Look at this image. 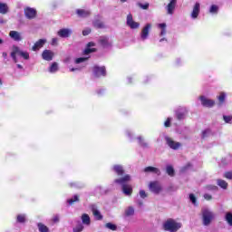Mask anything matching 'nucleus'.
<instances>
[{
	"label": "nucleus",
	"instance_id": "nucleus-1",
	"mask_svg": "<svg viewBox=\"0 0 232 232\" xmlns=\"http://www.w3.org/2000/svg\"><path fill=\"white\" fill-rule=\"evenodd\" d=\"M130 180H131V176L129 174L114 180L116 184H120L121 186V191L126 197H131V194L133 193V188L131 185L126 184V182H130Z\"/></svg>",
	"mask_w": 232,
	"mask_h": 232
},
{
	"label": "nucleus",
	"instance_id": "nucleus-2",
	"mask_svg": "<svg viewBox=\"0 0 232 232\" xmlns=\"http://www.w3.org/2000/svg\"><path fill=\"white\" fill-rule=\"evenodd\" d=\"M215 220V213L208 208H202L201 209V222L203 226L208 227L211 226V223Z\"/></svg>",
	"mask_w": 232,
	"mask_h": 232
},
{
	"label": "nucleus",
	"instance_id": "nucleus-3",
	"mask_svg": "<svg viewBox=\"0 0 232 232\" xmlns=\"http://www.w3.org/2000/svg\"><path fill=\"white\" fill-rule=\"evenodd\" d=\"M17 55H19L20 57H23V59H24L25 61H28V59H30V53L28 52L23 51L18 46L14 45L11 52V58L13 59L15 64L19 63V60L17 59Z\"/></svg>",
	"mask_w": 232,
	"mask_h": 232
},
{
	"label": "nucleus",
	"instance_id": "nucleus-4",
	"mask_svg": "<svg viewBox=\"0 0 232 232\" xmlns=\"http://www.w3.org/2000/svg\"><path fill=\"white\" fill-rule=\"evenodd\" d=\"M182 227V223L173 219L169 218L163 223V229L169 232H177Z\"/></svg>",
	"mask_w": 232,
	"mask_h": 232
},
{
	"label": "nucleus",
	"instance_id": "nucleus-5",
	"mask_svg": "<svg viewBox=\"0 0 232 232\" xmlns=\"http://www.w3.org/2000/svg\"><path fill=\"white\" fill-rule=\"evenodd\" d=\"M24 14L26 19H35L37 17V9L27 6L24 9Z\"/></svg>",
	"mask_w": 232,
	"mask_h": 232
},
{
	"label": "nucleus",
	"instance_id": "nucleus-6",
	"mask_svg": "<svg viewBox=\"0 0 232 232\" xmlns=\"http://www.w3.org/2000/svg\"><path fill=\"white\" fill-rule=\"evenodd\" d=\"M150 191L155 195H159L162 191V185L159 181H152L149 185Z\"/></svg>",
	"mask_w": 232,
	"mask_h": 232
},
{
	"label": "nucleus",
	"instance_id": "nucleus-7",
	"mask_svg": "<svg viewBox=\"0 0 232 232\" xmlns=\"http://www.w3.org/2000/svg\"><path fill=\"white\" fill-rule=\"evenodd\" d=\"M151 24H146L140 32V39L141 41H146L148 39V37H150V32L151 31Z\"/></svg>",
	"mask_w": 232,
	"mask_h": 232
},
{
	"label": "nucleus",
	"instance_id": "nucleus-8",
	"mask_svg": "<svg viewBox=\"0 0 232 232\" xmlns=\"http://www.w3.org/2000/svg\"><path fill=\"white\" fill-rule=\"evenodd\" d=\"M127 26H129V28H130V30H137V28H140V24L138 22H135L133 20V15L131 14H129L127 15Z\"/></svg>",
	"mask_w": 232,
	"mask_h": 232
},
{
	"label": "nucleus",
	"instance_id": "nucleus-9",
	"mask_svg": "<svg viewBox=\"0 0 232 232\" xmlns=\"http://www.w3.org/2000/svg\"><path fill=\"white\" fill-rule=\"evenodd\" d=\"M198 15H200V3L196 2L192 6V11L190 13V18L195 20L198 19Z\"/></svg>",
	"mask_w": 232,
	"mask_h": 232
},
{
	"label": "nucleus",
	"instance_id": "nucleus-10",
	"mask_svg": "<svg viewBox=\"0 0 232 232\" xmlns=\"http://www.w3.org/2000/svg\"><path fill=\"white\" fill-rule=\"evenodd\" d=\"M166 143L168 144L169 148L171 150H179L182 144L179 141L173 140V139L169 137H165Z\"/></svg>",
	"mask_w": 232,
	"mask_h": 232
},
{
	"label": "nucleus",
	"instance_id": "nucleus-11",
	"mask_svg": "<svg viewBox=\"0 0 232 232\" xmlns=\"http://www.w3.org/2000/svg\"><path fill=\"white\" fill-rule=\"evenodd\" d=\"M94 77H104L106 75V68L95 65L92 69Z\"/></svg>",
	"mask_w": 232,
	"mask_h": 232
},
{
	"label": "nucleus",
	"instance_id": "nucleus-12",
	"mask_svg": "<svg viewBox=\"0 0 232 232\" xmlns=\"http://www.w3.org/2000/svg\"><path fill=\"white\" fill-rule=\"evenodd\" d=\"M199 100L201 101L202 106L205 108H213V106H215V101L208 99L206 96H200Z\"/></svg>",
	"mask_w": 232,
	"mask_h": 232
},
{
	"label": "nucleus",
	"instance_id": "nucleus-13",
	"mask_svg": "<svg viewBox=\"0 0 232 232\" xmlns=\"http://www.w3.org/2000/svg\"><path fill=\"white\" fill-rule=\"evenodd\" d=\"M54 55L55 53H53V51L45 49L42 53V59H44V61L50 62L53 60Z\"/></svg>",
	"mask_w": 232,
	"mask_h": 232
},
{
	"label": "nucleus",
	"instance_id": "nucleus-14",
	"mask_svg": "<svg viewBox=\"0 0 232 232\" xmlns=\"http://www.w3.org/2000/svg\"><path fill=\"white\" fill-rule=\"evenodd\" d=\"M9 37H11L13 41H16V43H19L23 40V34L17 31H10Z\"/></svg>",
	"mask_w": 232,
	"mask_h": 232
},
{
	"label": "nucleus",
	"instance_id": "nucleus-15",
	"mask_svg": "<svg viewBox=\"0 0 232 232\" xmlns=\"http://www.w3.org/2000/svg\"><path fill=\"white\" fill-rule=\"evenodd\" d=\"M59 37L66 39L67 37L72 35V29L63 28L58 31Z\"/></svg>",
	"mask_w": 232,
	"mask_h": 232
},
{
	"label": "nucleus",
	"instance_id": "nucleus-16",
	"mask_svg": "<svg viewBox=\"0 0 232 232\" xmlns=\"http://www.w3.org/2000/svg\"><path fill=\"white\" fill-rule=\"evenodd\" d=\"M46 44V39L38 40L33 46V52H37V50H41Z\"/></svg>",
	"mask_w": 232,
	"mask_h": 232
},
{
	"label": "nucleus",
	"instance_id": "nucleus-17",
	"mask_svg": "<svg viewBox=\"0 0 232 232\" xmlns=\"http://www.w3.org/2000/svg\"><path fill=\"white\" fill-rule=\"evenodd\" d=\"M175 6H177V0H170L167 5V14H169V15H173V12H175Z\"/></svg>",
	"mask_w": 232,
	"mask_h": 232
},
{
	"label": "nucleus",
	"instance_id": "nucleus-18",
	"mask_svg": "<svg viewBox=\"0 0 232 232\" xmlns=\"http://www.w3.org/2000/svg\"><path fill=\"white\" fill-rule=\"evenodd\" d=\"M100 43L103 46V48H110V46H111V41H110V38L106 36H102L100 38Z\"/></svg>",
	"mask_w": 232,
	"mask_h": 232
},
{
	"label": "nucleus",
	"instance_id": "nucleus-19",
	"mask_svg": "<svg viewBox=\"0 0 232 232\" xmlns=\"http://www.w3.org/2000/svg\"><path fill=\"white\" fill-rule=\"evenodd\" d=\"M112 171H114V173H117L119 176L124 175V167H122V165L120 164H115L112 167Z\"/></svg>",
	"mask_w": 232,
	"mask_h": 232
},
{
	"label": "nucleus",
	"instance_id": "nucleus-20",
	"mask_svg": "<svg viewBox=\"0 0 232 232\" xmlns=\"http://www.w3.org/2000/svg\"><path fill=\"white\" fill-rule=\"evenodd\" d=\"M76 14L78 15V17H89V15L91 14V12L89 10H85V9H77L76 10Z\"/></svg>",
	"mask_w": 232,
	"mask_h": 232
},
{
	"label": "nucleus",
	"instance_id": "nucleus-21",
	"mask_svg": "<svg viewBox=\"0 0 232 232\" xmlns=\"http://www.w3.org/2000/svg\"><path fill=\"white\" fill-rule=\"evenodd\" d=\"M145 173H155V175H160V169L155 167H146L144 169Z\"/></svg>",
	"mask_w": 232,
	"mask_h": 232
},
{
	"label": "nucleus",
	"instance_id": "nucleus-22",
	"mask_svg": "<svg viewBox=\"0 0 232 232\" xmlns=\"http://www.w3.org/2000/svg\"><path fill=\"white\" fill-rule=\"evenodd\" d=\"M125 217H133L135 215V208L133 207H128L124 211Z\"/></svg>",
	"mask_w": 232,
	"mask_h": 232
},
{
	"label": "nucleus",
	"instance_id": "nucleus-23",
	"mask_svg": "<svg viewBox=\"0 0 232 232\" xmlns=\"http://www.w3.org/2000/svg\"><path fill=\"white\" fill-rule=\"evenodd\" d=\"M8 10H9L8 5L0 2V14L5 15V14H8Z\"/></svg>",
	"mask_w": 232,
	"mask_h": 232
},
{
	"label": "nucleus",
	"instance_id": "nucleus-24",
	"mask_svg": "<svg viewBox=\"0 0 232 232\" xmlns=\"http://www.w3.org/2000/svg\"><path fill=\"white\" fill-rule=\"evenodd\" d=\"M219 7L217 5H210L208 12L211 15H217L218 14Z\"/></svg>",
	"mask_w": 232,
	"mask_h": 232
},
{
	"label": "nucleus",
	"instance_id": "nucleus-25",
	"mask_svg": "<svg viewBox=\"0 0 232 232\" xmlns=\"http://www.w3.org/2000/svg\"><path fill=\"white\" fill-rule=\"evenodd\" d=\"M92 46H95V44L92 42L88 44L87 48L84 51L85 55H88V53L95 52V48H92Z\"/></svg>",
	"mask_w": 232,
	"mask_h": 232
},
{
	"label": "nucleus",
	"instance_id": "nucleus-26",
	"mask_svg": "<svg viewBox=\"0 0 232 232\" xmlns=\"http://www.w3.org/2000/svg\"><path fill=\"white\" fill-rule=\"evenodd\" d=\"M217 184L219 186V188H221V189H227L228 184L226 180L218 179H217Z\"/></svg>",
	"mask_w": 232,
	"mask_h": 232
},
{
	"label": "nucleus",
	"instance_id": "nucleus-27",
	"mask_svg": "<svg viewBox=\"0 0 232 232\" xmlns=\"http://www.w3.org/2000/svg\"><path fill=\"white\" fill-rule=\"evenodd\" d=\"M82 224H84V226H90L91 224L90 216H88V214L82 215Z\"/></svg>",
	"mask_w": 232,
	"mask_h": 232
},
{
	"label": "nucleus",
	"instance_id": "nucleus-28",
	"mask_svg": "<svg viewBox=\"0 0 232 232\" xmlns=\"http://www.w3.org/2000/svg\"><path fill=\"white\" fill-rule=\"evenodd\" d=\"M16 222H18L19 224H24V222H26V214L17 215Z\"/></svg>",
	"mask_w": 232,
	"mask_h": 232
},
{
	"label": "nucleus",
	"instance_id": "nucleus-29",
	"mask_svg": "<svg viewBox=\"0 0 232 232\" xmlns=\"http://www.w3.org/2000/svg\"><path fill=\"white\" fill-rule=\"evenodd\" d=\"M166 26H167L166 23L158 24V28H160V30H161L160 35H166V33H167Z\"/></svg>",
	"mask_w": 232,
	"mask_h": 232
},
{
	"label": "nucleus",
	"instance_id": "nucleus-30",
	"mask_svg": "<svg viewBox=\"0 0 232 232\" xmlns=\"http://www.w3.org/2000/svg\"><path fill=\"white\" fill-rule=\"evenodd\" d=\"M75 202H79V195H74L72 197V198H69L67 200V203L69 204V206L75 204Z\"/></svg>",
	"mask_w": 232,
	"mask_h": 232
},
{
	"label": "nucleus",
	"instance_id": "nucleus-31",
	"mask_svg": "<svg viewBox=\"0 0 232 232\" xmlns=\"http://www.w3.org/2000/svg\"><path fill=\"white\" fill-rule=\"evenodd\" d=\"M225 220L228 224V226L232 227V212L226 213Z\"/></svg>",
	"mask_w": 232,
	"mask_h": 232
},
{
	"label": "nucleus",
	"instance_id": "nucleus-32",
	"mask_svg": "<svg viewBox=\"0 0 232 232\" xmlns=\"http://www.w3.org/2000/svg\"><path fill=\"white\" fill-rule=\"evenodd\" d=\"M58 70H59V65L57 64V63H53V64H51L49 68L50 73H55Z\"/></svg>",
	"mask_w": 232,
	"mask_h": 232
},
{
	"label": "nucleus",
	"instance_id": "nucleus-33",
	"mask_svg": "<svg viewBox=\"0 0 232 232\" xmlns=\"http://www.w3.org/2000/svg\"><path fill=\"white\" fill-rule=\"evenodd\" d=\"M37 226L40 232H50V229L44 224L38 223Z\"/></svg>",
	"mask_w": 232,
	"mask_h": 232
},
{
	"label": "nucleus",
	"instance_id": "nucleus-34",
	"mask_svg": "<svg viewBox=\"0 0 232 232\" xmlns=\"http://www.w3.org/2000/svg\"><path fill=\"white\" fill-rule=\"evenodd\" d=\"M93 26H95V28H105L104 22L101 20H95L93 22Z\"/></svg>",
	"mask_w": 232,
	"mask_h": 232
},
{
	"label": "nucleus",
	"instance_id": "nucleus-35",
	"mask_svg": "<svg viewBox=\"0 0 232 232\" xmlns=\"http://www.w3.org/2000/svg\"><path fill=\"white\" fill-rule=\"evenodd\" d=\"M92 214L95 217L96 220H102V216L101 215V212L95 208L92 209Z\"/></svg>",
	"mask_w": 232,
	"mask_h": 232
},
{
	"label": "nucleus",
	"instance_id": "nucleus-36",
	"mask_svg": "<svg viewBox=\"0 0 232 232\" xmlns=\"http://www.w3.org/2000/svg\"><path fill=\"white\" fill-rule=\"evenodd\" d=\"M218 101L219 102V104H224V101H226V92H220L218 96Z\"/></svg>",
	"mask_w": 232,
	"mask_h": 232
},
{
	"label": "nucleus",
	"instance_id": "nucleus-37",
	"mask_svg": "<svg viewBox=\"0 0 232 232\" xmlns=\"http://www.w3.org/2000/svg\"><path fill=\"white\" fill-rule=\"evenodd\" d=\"M166 171H167L168 175H169V177H173V175H175V169H173V167L170 165L167 166Z\"/></svg>",
	"mask_w": 232,
	"mask_h": 232
},
{
	"label": "nucleus",
	"instance_id": "nucleus-38",
	"mask_svg": "<svg viewBox=\"0 0 232 232\" xmlns=\"http://www.w3.org/2000/svg\"><path fill=\"white\" fill-rule=\"evenodd\" d=\"M137 140H139V144L142 147V148H148V143L145 142L144 138H142L141 136L138 137Z\"/></svg>",
	"mask_w": 232,
	"mask_h": 232
},
{
	"label": "nucleus",
	"instance_id": "nucleus-39",
	"mask_svg": "<svg viewBox=\"0 0 232 232\" xmlns=\"http://www.w3.org/2000/svg\"><path fill=\"white\" fill-rule=\"evenodd\" d=\"M186 113H188V111H185L183 112H177L176 117H177L178 121H182V119H185Z\"/></svg>",
	"mask_w": 232,
	"mask_h": 232
},
{
	"label": "nucleus",
	"instance_id": "nucleus-40",
	"mask_svg": "<svg viewBox=\"0 0 232 232\" xmlns=\"http://www.w3.org/2000/svg\"><path fill=\"white\" fill-rule=\"evenodd\" d=\"M86 61H88V57H80V58H76L74 60L75 64H82V63H86Z\"/></svg>",
	"mask_w": 232,
	"mask_h": 232
},
{
	"label": "nucleus",
	"instance_id": "nucleus-41",
	"mask_svg": "<svg viewBox=\"0 0 232 232\" xmlns=\"http://www.w3.org/2000/svg\"><path fill=\"white\" fill-rule=\"evenodd\" d=\"M105 227H107V229H111V231H117V225L112 223H107Z\"/></svg>",
	"mask_w": 232,
	"mask_h": 232
},
{
	"label": "nucleus",
	"instance_id": "nucleus-42",
	"mask_svg": "<svg viewBox=\"0 0 232 232\" xmlns=\"http://www.w3.org/2000/svg\"><path fill=\"white\" fill-rule=\"evenodd\" d=\"M82 229H84V226H82V224H78L74 228H73V232H82Z\"/></svg>",
	"mask_w": 232,
	"mask_h": 232
},
{
	"label": "nucleus",
	"instance_id": "nucleus-43",
	"mask_svg": "<svg viewBox=\"0 0 232 232\" xmlns=\"http://www.w3.org/2000/svg\"><path fill=\"white\" fill-rule=\"evenodd\" d=\"M209 135H211V130L209 129L202 131V139H206V137H209Z\"/></svg>",
	"mask_w": 232,
	"mask_h": 232
},
{
	"label": "nucleus",
	"instance_id": "nucleus-44",
	"mask_svg": "<svg viewBox=\"0 0 232 232\" xmlns=\"http://www.w3.org/2000/svg\"><path fill=\"white\" fill-rule=\"evenodd\" d=\"M223 121H225L227 124H231L232 117L230 115H224Z\"/></svg>",
	"mask_w": 232,
	"mask_h": 232
},
{
	"label": "nucleus",
	"instance_id": "nucleus-45",
	"mask_svg": "<svg viewBox=\"0 0 232 232\" xmlns=\"http://www.w3.org/2000/svg\"><path fill=\"white\" fill-rule=\"evenodd\" d=\"M138 6H140V8H141L142 10H148V8H150V4L146 3V4H138Z\"/></svg>",
	"mask_w": 232,
	"mask_h": 232
},
{
	"label": "nucleus",
	"instance_id": "nucleus-46",
	"mask_svg": "<svg viewBox=\"0 0 232 232\" xmlns=\"http://www.w3.org/2000/svg\"><path fill=\"white\" fill-rule=\"evenodd\" d=\"M189 200L194 206H197V197H195L193 194H189Z\"/></svg>",
	"mask_w": 232,
	"mask_h": 232
},
{
	"label": "nucleus",
	"instance_id": "nucleus-47",
	"mask_svg": "<svg viewBox=\"0 0 232 232\" xmlns=\"http://www.w3.org/2000/svg\"><path fill=\"white\" fill-rule=\"evenodd\" d=\"M125 135L128 137V139H130V140L133 139V132L130 130H125Z\"/></svg>",
	"mask_w": 232,
	"mask_h": 232
},
{
	"label": "nucleus",
	"instance_id": "nucleus-48",
	"mask_svg": "<svg viewBox=\"0 0 232 232\" xmlns=\"http://www.w3.org/2000/svg\"><path fill=\"white\" fill-rule=\"evenodd\" d=\"M171 121H173L172 118H168L166 121L164 122L165 128H169L171 126Z\"/></svg>",
	"mask_w": 232,
	"mask_h": 232
},
{
	"label": "nucleus",
	"instance_id": "nucleus-49",
	"mask_svg": "<svg viewBox=\"0 0 232 232\" xmlns=\"http://www.w3.org/2000/svg\"><path fill=\"white\" fill-rule=\"evenodd\" d=\"M207 189H208V191H217V189H218V187L215 185H208L207 186Z\"/></svg>",
	"mask_w": 232,
	"mask_h": 232
},
{
	"label": "nucleus",
	"instance_id": "nucleus-50",
	"mask_svg": "<svg viewBox=\"0 0 232 232\" xmlns=\"http://www.w3.org/2000/svg\"><path fill=\"white\" fill-rule=\"evenodd\" d=\"M224 177H225V179H227L228 180H232V171L225 172Z\"/></svg>",
	"mask_w": 232,
	"mask_h": 232
},
{
	"label": "nucleus",
	"instance_id": "nucleus-51",
	"mask_svg": "<svg viewBox=\"0 0 232 232\" xmlns=\"http://www.w3.org/2000/svg\"><path fill=\"white\" fill-rule=\"evenodd\" d=\"M51 44L52 46H57L59 44V38H53Z\"/></svg>",
	"mask_w": 232,
	"mask_h": 232
},
{
	"label": "nucleus",
	"instance_id": "nucleus-52",
	"mask_svg": "<svg viewBox=\"0 0 232 232\" xmlns=\"http://www.w3.org/2000/svg\"><path fill=\"white\" fill-rule=\"evenodd\" d=\"M140 198H146V197H148V194L144 190H140Z\"/></svg>",
	"mask_w": 232,
	"mask_h": 232
},
{
	"label": "nucleus",
	"instance_id": "nucleus-53",
	"mask_svg": "<svg viewBox=\"0 0 232 232\" xmlns=\"http://www.w3.org/2000/svg\"><path fill=\"white\" fill-rule=\"evenodd\" d=\"M91 33H92V29L87 28L82 31V35H90Z\"/></svg>",
	"mask_w": 232,
	"mask_h": 232
},
{
	"label": "nucleus",
	"instance_id": "nucleus-54",
	"mask_svg": "<svg viewBox=\"0 0 232 232\" xmlns=\"http://www.w3.org/2000/svg\"><path fill=\"white\" fill-rule=\"evenodd\" d=\"M203 197L205 200H211L213 198L210 194H205Z\"/></svg>",
	"mask_w": 232,
	"mask_h": 232
},
{
	"label": "nucleus",
	"instance_id": "nucleus-55",
	"mask_svg": "<svg viewBox=\"0 0 232 232\" xmlns=\"http://www.w3.org/2000/svg\"><path fill=\"white\" fill-rule=\"evenodd\" d=\"M53 222L54 224H57V222H59V215H55L54 217H53Z\"/></svg>",
	"mask_w": 232,
	"mask_h": 232
},
{
	"label": "nucleus",
	"instance_id": "nucleus-56",
	"mask_svg": "<svg viewBox=\"0 0 232 232\" xmlns=\"http://www.w3.org/2000/svg\"><path fill=\"white\" fill-rule=\"evenodd\" d=\"M80 70H82V67L71 68L70 72H80Z\"/></svg>",
	"mask_w": 232,
	"mask_h": 232
},
{
	"label": "nucleus",
	"instance_id": "nucleus-57",
	"mask_svg": "<svg viewBox=\"0 0 232 232\" xmlns=\"http://www.w3.org/2000/svg\"><path fill=\"white\" fill-rule=\"evenodd\" d=\"M70 186L72 187V188H79V186H77V183H70Z\"/></svg>",
	"mask_w": 232,
	"mask_h": 232
},
{
	"label": "nucleus",
	"instance_id": "nucleus-58",
	"mask_svg": "<svg viewBox=\"0 0 232 232\" xmlns=\"http://www.w3.org/2000/svg\"><path fill=\"white\" fill-rule=\"evenodd\" d=\"M182 63V60H180V59H177L176 60V64H181Z\"/></svg>",
	"mask_w": 232,
	"mask_h": 232
},
{
	"label": "nucleus",
	"instance_id": "nucleus-59",
	"mask_svg": "<svg viewBox=\"0 0 232 232\" xmlns=\"http://www.w3.org/2000/svg\"><path fill=\"white\" fill-rule=\"evenodd\" d=\"M2 57H4V59H6V57H8V53H2Z\"/></svg>",
	"mask_w": 232,
	"mask_h": 232
},
{
	"label": "nucleus",
	"instance_id": "nucleus-60",
	"mask_svg": "<svg viewBox=\"0 0 232 232\" xmlns=\"http://www.w3.org/2000/svg\"><path fill=\"white\" fill-rule=\"evenodd\" d=\"M16 66H17V68H18L19 70H23V65L17 63Z\"/></svg>",
	"mask_w": 232,
	"mask_h": 232
},
{
	"label": "nucleus",
	"instance_id": "nucleus-61",
	"mask_svg": "<svg viewBox=\"0 0 232 232\" xmlns=\"http://www.w3.org/2000/svg\"><path fill=\"white\" fill-rule=\"evenodd\" d=\"M186 166H187L186 168H190L191 163H187Z\"/></svg>",
	"mask_w": 232,
	"mask_h": 232
},
{
	"label": "nucleus",
	"instance_id": "nucleus-62",
	"mask_svg": "<svg viewBox=\"0 0 232 232\" xmlns=\"http://www.w3.org/2000/svg\"><path fill=\"white\" fill-rule=\"evenodd\" d=\"M4 23H5V20L0 19V24H4Z\"/></svg>",
	"mask_w": 232,
	"mask_h": 232
},
{
	"label": "nucleus",
	"instance_id": "nucleus-63",
	"mask_svg": "<svg viewBox=\"0 0 232 232\" xmlns=\"http://www.w3.org/2000/svg\"><path fill=\"white\" fill-rule=\"evenodd\" d=\"M162 41H166V38H161V39L160 40V43H162Z\"/></svg>",
	"mask_w": 232,
	"mask_h": 232
},
{
	"label": "nucleus",
	"instance_id": "nucleus-64",
	"mask_svg": "<svg viewBox=\"0 0 232 232\" xmlns=\"http://www.w3.org/2000/svg\"><path fill=\"white\" fill-rule=\"evenodd\" d=\"M121 3H126L128 0H120Z\"/></svg>",
	"mask_w": 232,
	"mask_h": 232
}]
</instances>
